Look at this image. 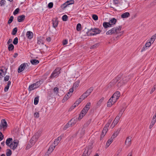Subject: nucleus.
I'll return each instance as SVG.
<instances>
[{"instance_id": "nucleus-37", "label": "nucleus", "mask_w": 156, "mask_h": 156, "mask_svg": "<svg viewBox=\"0 0 156 156\" xmlns=\"http://www.w3.org/2000/svg\"><path fill=\"white\" fill-rule=\"evenodd\" d=\"M12 154V152L11 150L8 149L6 150V154L7 156H10Z\"/></svg>"}, {"instance_id": "nucleus-55", "label": "nucleus", "mask_w": 156, "mask_h": 156, "mask_svg": "<svg viewBox=\"0 0 156 156\" xmlns=\"http://www.w3.org/2000/svg\"><path fill=\"white\" fill-rule=\"evenodd\" d=\"M70 126V125L69 124V123L68 122L67 123V124L63 128L64 130H66Z\"/></svg>"}, {"instance_id": "nucleus-15", "label": "nucleus", "mask_w": 156, "mask_h": 156, "mask_svg": "<svg viewBox=\"0 0 156 156\" xmlns=\"http://www.w3.org/2000/svg\"><path fill=\"white\" fill-rule=\"evenodd\" d=\"M87 112H85V111L83 109L81 112L78 117V119L80 120L81 119Z\"/></svg>"}, {"instance_id": "nucleus-62", "label": "nucleus", "mask_w": 156, "mask_h": 156, "mask_svg": "<svg viewBox=\"0 0 156 156\" xmlns=\"http://www.w3.org/2000/svg\"><path fill=\"white\" fill-rule=\"evenodd\" d=\"M9 76H8V75H6L5 77H4V80L6 81H8L9 79Z\"/></svg>"}, {"instance_id": "nucleus-44", "label": "nucleus", "mask_w": 156, "mask_h": 156, "mask_svg": "<svg viewBox=\"0 0 156 156\" xmlns=\"http://www.w3.org/2000/svg\"><path fill=\"white\" fill-rule=\"evenodd\" d=\"M109 100H111L110 102L114 104L116 101V99L114 98H112V97L110 98Z\"/></svg>"}, {"instance_id": "nucleus-45", "label": "nucleus", "mask_w": 156, "mask_h": 156, "mask_svg": "<svg viewBox=\"0 0 156 156\" xmlns=\"http://www.w3.org/2000/svg\"><path fill=\"white\" fill-rule=\"evenodd\" d=\"M38 97H36L34 99V104L35 105H37L38 103Z\"/></svg>"}, {"instance_id": "nucleus-36", "label": "nucleus", "mask_w": 156, "mask_h": 156, "mask_svg": "<svg viewBox=\"0 0 156 156\" xmlns=\"http://www.w3.org/2000/svg\"><path fill=\"white\" fill-rule=\"evenodd\" d=\"M89 95L85 92L80 97V98L82 100H84L85 98H87Z\"/></svg>"}, {"instance_id": "nucleus-12", "label": "nucleus", "mask_w": 156, "mask_h": 156, "mask_svg": "<svg viewBox=\"0 0 156 156\" xmlns=\"http://www.w3.org/2000/svg\"><path fill=\"white\" fill-rule=\"evenodd\" d=\"M55 146V145H51L48 148V151L47 152L46 154H47L48 155L49 154H50L53 151Z\"/></svg>"}, {"instance_id": "nucleus-41", "label": "nucleus", "mask_w": 156, "mask_h": 156, "mask_svg": "<svg viewBox=\"0 0 156 156\" xmlns=\"http://www.w3.org/2000/svg\"><path fill=\"white\" fill-rule=\"evenodd\" d=\"M66 3H67V5H70L71 4H72L74 3V0H71L70 1H68L66 2Z\"/></svg>"}, {"instance_id": "nucleus-35", "label": "nucleus", "mask_w": 156, "mask_h": 156, "mask_svg": "<svg viewBox=\"0 0 156 156\" xmlns=\"http://www.w3.org/2000/svg\"><path fill=\"white\" fill-rule=\"evenodd\" d=\"M156 121V120H155V119H153L151 121V124L150 125V126L149 127V129H151L152 128L153 126L155 124V123Z\"/></svg>"}, {"instance_id": "nucleus-14", "label": "nucleus", "mask_w": 156, "mask_h": 156, "mask_svg": "<svg viewBox=\"0 0 156 156\" xmlns=\"http://www.w3.org/2000/svg\"><path fill=\"white\" fill-rule=\"evenodd\" d=\"M111 120H109L108 122L106 124L105 126L104 127L103 131L105 133H106L107 131H108V128L111 123Z\"/></svg>"}, {"instance_id": "nucleus-64", "label": "nucleus", "mask_w": 156, "mask_h": 156, "mask_svg": "<svg viewBox=\"0 0 156 156\" xmlns=\"http://www.w3.org/2000/svg\"><path fill=\"white\" fill-rule=\"evenodd\" d=\"M67 6V3H66V2L62 5L61 6V7L63 9H64Z\"/></svg>"}, {"instance_id": "nucleus-32", "label": "nucleus", "mask_w": 156, "mask_h": 156, "mask_svg": "<svg viewBox=\"0 0 156 156\" xmlns=\"http://www.w3.org/2000/svg\"><path fill=\"white\" fill-rule=\"evenodd\" d=\"M70 96L71 95L70 94V93L68 92V93L64 97L62 101L63 100L64 101L67 100Z\"/></svg>"}, {"instance_id": "nucleus-50", "label": "nucleus", "mask_w": 156, "mask_h": 156, "mask_svg": "<svg viewBox=\"0 0 156 156\" xmlns=\"http://www.w3.org/2000/svg\"><path fill=\"white\" fill-rule=\"evenodd\" d=\"M37 44H44V42L43 40L41 39H39L37 41Z\"/></svg>"}, {"instance_id": "nucleus-31", "label": "nucleus", "mask_w": 156, "mask_h": 156, "mask_svg": "<svg viewBox=\"0 0 156 156\" xmlns=\"http://www.w3.org/2000/svg\"><path fill=\"white\" fill-rule=\"evenodd\" d=\"M93 87H91L88 89L85 92L88 95H89L93 91Z\"/></svg>"}, {"instance_id": "nucleus-1", "label": "nucleus", "mask_w": 156, "mask_h": 156, "mask_svg": "<svg viewBox=\"0 0 156 156\" xmlns=\"http://www.w3.org/2000/svg\"><path fill=\"white\" fill-rule=\"evenodd\" d=\"M129 76H123L121 77V75H118L110 83L109 85L111 87H112L118 82L117 86L118 87H120L126 83L129 80Z\"/></svg>"}, {"instance_id": "nucleus-16", "label": "nucleus", "mask_w": 156, "mask_h": 156, "mask_svg": "<svg viewBox=\"0 0 156 156\" xmlns=\"http://www.w3.org/2000/svg\"><path fill=\"white\" fill-rule=\"evenodd\" d=\"M25 16L24 15H22L19 16L17 17V20L19 22H21L24 20Z\"/></svg>"}, {"instance_id": "nucleus-24", "label": "nucleus", "mask_w": 156, "mask_h": 156, "mask_svg": "<svg viewBox=\"0 0 156 156\" xmlns=\"http://www.w3.org/2000/svg\"><path fill=\"white\" fill-rule=\"evenodd\" d=\"M130 16V14L128 12H126L121 15V17L122 18H128Z\"/></svg>"}, {"instance_id": "nucleus-25", "label": "nucleus", "mask_w": 156, "mask_h": 156, "mask_svg": "<svg viewBox=\"0 0 156 156\" xmlns=\"http://www.w3.org/2000/svg\"><path fill=\"white\" fill-rule=\"evenodd\" d=\"M33 33L30 31H28L26 35L28 38L31 39L33 37Z\"/></svg>"}, {"instance_id": "nucleus-3", "label": "nucleus", "mask_w": 156, "mask_h": 156, "mask_svg": "<svg viewBox=\"0 0 156 156\" xmlns=\"http://www.w3.org/2000/svg\"><path fill=\"white\" fill-rule=\"evenodd\" d=\"M29 64L27 63H24L21 64L19 67L18 69V72L20 73L23 71L24 70L25 72L29 71Z\"/></svg>"}, {"instance_id": "nucleus-8", "label": "nucleus", "mask_w": 156, "mask_h": 156, "mask_svg": "<svg viewBox=\"0 0 156 156\" xmlns=\"http://www.w3.org/2000/svg\"><path fill=\"white\" fill-rule=\"evenodd\" d=\"M91 152V150L90 148H86L85 149L82 156H86V154H87V156H89Z\"/></svg>"}, {"instance_id": "nucleus-17", "label": "nucleus", "mask_w": 156, "mask_h": 156, "mask_svg": "<svg viewBox=\"0 0 156 156\" xmlns=\"http://www.w3.org/2000/svg\"><path fill=\"white\" fill-rule=\"evenodd\" d=\"M116 21L117 20L115 19V18H112L109 21V22L108 23H109L111 25V27H112L113 25L115 24Z\"/></svg>"}, {"instance_id": "nucleus-60", "label": "nucleus", "mask_w": 156, "mask_h": 156, "mask_svg": "<svg viewBox=\"0 0 156 156\" xmlns=\"http://www.w3.org/2000/svg\"><path fill=\"white\" fill-rule=\"evenodd\" d=\"M34 116L36 118H38L39 117V113L35 112L34 114Z\"/></svg>"}, {"instance_id": "nucleus-13", "label": "nucleus", "mask_w": 156, "mask_h": 156, "mask_svg": "<svg viewBox=\"0 0 156 156\" xmlns=\"http://www.w3.org/2000/svg\"><path fill=\"white\" fill-rule=\"evenodd\" d=\"M119 120V119L116 117L112 123L111 127L113 128L117 124Z\"/></svg>"}, {"instance_id": "nucleus-48", "label": "nucleus", "mask_w": 156, "mask_h": 156, "mask_svg": "<svg viewBox=\"0 0 156 156\" xmlns=\"http://www.w3.org/2000/svg\"><path fill=\"white\" fill-rule=\"evenodd\" d=\"M18 43V39L17 37H16L13 40V44L15 45H16Z\"/></svg>"}, {"instance_id": "nucleus-20", "label": "nucleus", "mask_w": 156, "mask_h": 156, "mask_svg": "<svg viewBox=\"0 0 156 156\" xmlns=\"http://www.w3.org/2000/svg\"><path fill=\"white\" fill-rule=\"evenodd\" d=\"M62 139V137L61 136H59L55 140L54 144L55 146L57 145L59 142Z\"/></svg>"}, {"instance_id": "nucleus-40", "label": "nucleus", "mask_w": 156, "mask_h": 156, "mask_svg": "<svg viewBox=\"0 0 156 156\" xmlns=\"http://www.w3.org/2000/svg\"><path fill=\"white\" fill-rule=\"evenodd\" d=\"M83 100L80 98L77 101H76L74 103L75 105H78Z\"/></svg>"}, {"instance_id": "nucleus-49", "label": "nucleus", "mask_w": 156, "mask_h": 156, "mask_svg": "<svg viewBox=\"0 0 156 156\" xmlns=\"http://www.w3.org/2000/svg\"><path fill=\"white\" fill-rule=\"evenodd\" d=\"M13 16H11L10 18L9 19L8 21V24H10L12 22V21L13 20Z\"/></svg>"}, {"instance_id": "nucleus-11", "label": "nucleus", "mask_w": 156, "mask_h": 156, "mask_svg": "<svg viewBox=\"0 0 156 156\" xmlns=\"http://www.w3.org/2000/svg\"><path fill=\"white\" fill-rule=\"evenodd\" d=\"M120 96V92L119 91H117L112 96V98H114L117 100Z\"/></svg>"}, {"instance_id": "nucleus-6", "label": "nucleus", "mask_w": 156, "mask_h": 156, "mask_svg": "<svg viewBox=\"0 0 156 156\" xmlns=\"http://www.w3.org/2000/svg\"><path fill=\"white\" fill-rule=\"evenodd\" d=\"M19 143V141L17 140H14L12 142L10 145H9V147L10 148L14 150L17 147Z\"/></svg>"}, {"instance_id": "nucleus-38", "label": "nucleus", "mask_w": 156, "mask_h": 156, "mask_svg": "<svg viewBox=\"0 0 156 156\" xmlns=\"http://www.w3.org/2000/svg\"><path fill=\"white\" fill-rule=\"evenodd\" d=\"M14 48V46L12 44H9L8 47V49L9 51H12Z\"/></svg>"}, {"instance_id": "nucleus-9", "label": "nucleus", "mask_w": 156, "mask_h": 156, "mask_svg": "<svg viewBox=\"0 0 156 156\" xmlns=\"http://www.w3.org/2000/svg\"><path fill=\"white\" fill-rule=\"evenodd\" d=\"M93 32H94V33H91V35H94L96 34H99L101 32V30H99L98 28H94V29H91L90 30Z\"/></svg>"}, {"instance_id": "nucleus-22", "label": "nucleus", "mask_w": 156, "mask_h": 156, "mask_svg": "<svg viewBox=\"0 0 156 156\" xmlns=\"http://www.w3.org/2000/svg\"><path fill=\"white\" fill-rule=\"evenodd\" d=\"M12 142V138H9L6 140L5 144L7 146L9 147V145Z\"/></svg>"}, {"instance_id": "nucleus-2", "label": "nucleus", "mask_w": 156, "mask_h": 156, "mask_svg": "<svg viewBox=\"0 0 156 156\" xmlns=\"http://www.w3.org/2000/svg\"><path fill=\"white\" fill-rule=\"evenodd\" d=\"M121 28V26L113 27L107 31L106 33V34L107 35L117 34L120 32Z\"/></svg>"}, {"instance_id": "nucleus-42", "label": "nucleus", "mask_w": 156, "mask_h": 156, "mask_svg": "<svg viewBox=\"0 0 156 156\" xmlns=\"http://www.w3.org/2000/svg\"><path fill=\"white\" fill-rule=\"evenodd\" d=\"M81 24L80 23H78L76 26V29L77 31H79L81 30Z\"/></svg>"}, {"instance_id": "nucleus-33", "label": "nucleus", "mask_w": 156, "mask_h": 156, "mask_svg": "<svg viewBox=\"0 0 156 156\" xmlns=\"http://www.w3.org/2000/svg\"><path fill=\"white\" fill-rule=\"evenodd\" d=\"M156 38V34H155L154 35L152 36L151 38L149 41L151 42L152 44H153L154 41L155 40Z\"/></svg>"}, {"instance_id": "nucleus-27", "label": "nucleus", "mask_w": 156, "mask_h": 156, "mask_svg": "<svg viewBox=\"0 0 156 156\" xmlns=\"http://www.w3.org/2000/svg\"><path fill=\"white\" fill-rule=\"evenodd\" d=\"M113 138L112 137H111L110 139H109L107 141L106 145V147H108L111 144L112 141H113Z\"/></svg>"}, {"instance_id": "nucleus-59", "label": "nucleus", "mask_w": 156, "mask_h": 156, "mask_svg": "<svg viewBox=\"0 0 156 156\" xmlns=\"http://www.w3.org/2000/svg\"><path fill=\"white\" fill-rule=\"evenodd\" d=\"M19 8H17L13 12V14L14 15H16L19 12Z\"/></svg>"}, {"instance_id": "nucleus-63", "label": "nucleus", "mask_w": 156, "mask_h": 156, "mask_svg": "<svg viewBox=\"0 0 156 156\" xmlns=\"http://www.w3.org/2000/svg\"><path fill=\"white\" fill-rule=\"evenodd\" d=\"M85 132V130L83 128L82 129L80 133V134L82 136L84 134Z\"/></svg>"}, {"instance_id": "nucleus-53", "label": "nucleus", "mask_w": 156, "mask_h": 156, "mask_svg": "<svg viewBox=\"0 0 156 156\" xmlns=\"http://www.w3.org/2000/svg\"><path fill=\"white\" fill-rule=\"evenodd\" d=\"M110 101L111 100H108L107 103V106L108 107H110L112 105H113V104H112L111 102H110Z\"/></svg>"}, {"instance_id": "nucleus-5", "label": "nucleus", "mask_w": 156, "mask_h": 156, "mask_svg": "<svg viewBox=\"0 0 156 156\" xmlns=\"http://www.w3.org/2000/svg\"><path fill=\"white\" fill-rule=\"evenodd\" d=\"M61 69L58 67H57L54 71L51 73L50 78L51 79L53 78L54 77H58L60 72V71Z\"/></svg>"}, {"instance_id": "nucleus-7", "label": "nucleus", "mask_w": 156, "mask_h": 156, "mask_svg": "<svg viewBox=\"0 0 156 156\" xmlns=\"http://www.w3.org/2000/svg\"><path fill=\"white\" fill-rule=\"evenodd\" d=\"M7 126V124L6 122L5 119H2L1 121V122L0 124V130L3 129L4 130Z\"/></svg>"}, {"instance_id": "nucleus-54", "label": "nucleus", "mask_w": 156, "mask_h": 156, "mask_svg": "<svg viewBox=\"0 0 156 156\" xmlns=\"http://www.w3.org/2000/svg\"><path fill=\"white\" fill-rule=\"evenodd\" d=\"M79 81H77L75 83H74L73 84V88L74 87H77L79 86Z\"/></svg>"}, {"instance_id": "nucleus-23", "label": "nucleus", "mask_w": 156, "mask_h": 156, "mask_svg": "<svg viewBox=\"0 0 156 156\" xmlns=\"http://www.w3.org/2000/svg\"><path fill=\"white\" fill-rule=\"evenodd\" d=\"M91 103L90 102H88L84 107L83 109L85 111V112H87L90 109Z\"/></svg>"}, {"instance_id": "nucleus-47", "label": "nucleus", "mask_w": 156, "mask_h": 156, "mask_svg": "<svg viewBox=\"0 0 156 156\" xmlns=\"http://www.w3.org/2000/svg\"><path fill=\"white\" fill-rule=\"evenodd\" d=\"M68 16L66 15H64L62 17V20L64 21H66L67 20Z\"/></svg>"}, {"instance_id": "nucleus-19", "label": "nucleus", "mask_w": 156, "mask_h": 156, "mask_svg": "<svg viewBox=\"0 0 156 156\" xmlns=\"http://www.w3.org/2000/svg\"><path fill=\"white\" fill-rule=\"evenodd\" d=\"M52 24L54 28L56 27L58 25V20L57 19H54L52 20Z\"/></svg>"}, {"instance_id": "nucleus-56", "label": "nucleus", "mask_w": 156, "mask_h": 156, "mask_svg": "<svg viewBox=\"0 0 156 156\" xmlns=\"http://www.w3.org/2000/svg\"><path fill=\"white\" fill-rule=\"evenodd\" d=\"M33 141H32V140H30V143L31 144V145H30V144H28L27 147H26V149H28L30 148V147H31L32 146L34 145V144H33Z\"/></svg>"}, {"instance_id": "nucleus-57", "label": "nucleus", "mask_w": 156, "mask_h": 156, "mask_svg": "<svg viewBox=\"0 0 156 156\" xmlns=\"http://www.w3.org/2000/svg\"><path fill=\"white\" fill-rule=\"evenodd\" d=\"M151 44L152 43L150 41L147 42L145 44L146 48H148L150 47Z\"/></svg>"}, {"instance_id": "nucleus-28", "label": "nucleus", "mask_w": 156, "mask_h": 156, "mask_svg": "<svg viewBox=\"0 0 156 156\" xmlns=\"http://www.w3.org/2000/svg\"><path fill=\"white\" fill-rule=\"evenodd\" d=\"M125 110V109L123 108H122L120 111L119 113L118 114V115L116 116V117H118L119 119H120V117L122 116L123 113L124 112Z\"/></svg>"}, {"instance_id": "nucleus-18", "label": "nucleus", "mask_w": 156, "mask_h": 156, "mask_svg": "<svg viewBox=\"0 0 156 156\" xmlns=\"http://www.w3.org/2000/svg\"><path fill=\"white\" fill-rule=\"evenodd\" d=\"M121 130L120 129H118L115 132V133L113 134L111 137L113 138L114 139L115 137H116L117 135L119 134V132Z\"/></svg>"}, {"instance_id": "nucleus-34", "label": "nucleus", "mask_w": 156, "mask_h": 156, "mask_svg": "<svg viewBox=\"0 0 156 156\" xmlns=\"http://www.w3.org/2000/svg\"><path fill=\"white\" fill-rule=\"evenodd\" d=\"M74 119H72L70 121L68 122V123H69L70 126H73L75 124L76 122H74Z\"/></svg>"}, {"instance_id": "nucleus-46", "label": "nucleus", "mask_w": 156, "mask_h": 156, "mask_svg": "<svg viewBox=\"0 0 156 156\" xmlns=\"http://www.w3.org/2000/svg\"><path fill=\"white\" fill-rule=\"evenodd\" d=\"M99 43L95 44H94V45L91 46L90 47V49L94 48H95L98 47L99 46Z\"/></svg>"}, {"instance_id": "nucleus-58", "label": "nucleus", "mask_w": 156, "mask_h": 156, "mask_svg": "<svg viewBox=\"0 0 156 156\" xmlns=\"http://www.w3.org/2000/svg\"><path fill=\"white\" fill-rule=\"evenodd\" d=\"M106 134V133H105L102 130L101 134V137L100 138L101 140V139L102 138L105 136Z\"/></svg>"}, {"instance_id": "nucleus-61", "label": "nucleus", "mask_w": 156, "mask_h": 156, "mask_svg": "<svg viewBox=\"0 0 156 156\" xmlns=\"http://www.w3.org/2000/svg\"><path fill=\"white\" fill-rule=\"evenodd\" d=\"M53 3L52 2H50L49 3L48 5V7L50 9L51 8L53 7Z\"/></svg>"}, {"instance_id": "nucleus-43", "label": "nucleus", "mask_w": 156, "mask_h": 156, "mask_svg": "<svg viewBox=\"0 0 156 156\" xmlns=\"http://www.w3.org/2000/svg\"><path fill=\"white\" fill-rule=\"evenodd\" d=\"M17 31V29L16 27H15L12 30V34L15 35L16 34Z\"/></svg>"}, {"instance_id": "nucleus-4", "label": "nucleus", "mask_w": 156, "mask_h": 156, "mask_svg": "<svg viewBox=\"0 0 156 156\" xmlns=\"http://www.w3.org/2000/svg\"><path fill=\"white\" fill-rule=\"evenodd\" d=\"M41 130L38 131L32 137L31 139L30 140L33 141V144H34V143L37 141L38 138L41 136Z\"/></svg>"}, {"instance_id": "nucleus-29", "label": "nucleus", "mask_w": 156, "mask_h": 156, "mask_svg": "<svg viewBox=\"0 0 156 156\" xmlns=\"http://www.w3.org/2000/svg\"><path fill=\"white\" fill-rule=\"evenodd\" d=\"M35 87V85H34V84H32L31 85L29 86L28 88V90L29 91H30L34 90L35 89L37 88V87Z\"/></svg>"}, {"instance_id": "nucleus-39", "label": "nucleus", "mask_w": 156, "mask_h": 156, "mask_svg": "<svg viewBox=\"0 0 156 156\" xmlns=\"http://www.w3.org/2000/svg\"><path fill=\"white\" fill-rule=\"evenodd\" d=\"M33 84H34L35 87H37V88L39 87L41 84L39 81H37L35 83Z\"/></svg>"}, {"instance_id": "nucleus-30", "label": "nucleus", "mask_w": 156, "mask_h": 156, "mask_svg": "<svg viewBox=\"0 0 156 156\" xmlns=\"http://www.w3.org/2000/svg\"><path fill=\"white\" fill-rule=\"evenodd\" d=\"M30 62L33 65H36L39 63V61L37 60L33 59L30 60Z\"/></svg>"}, {"instance_id": "nucleus-51", "label": "nucleus", "mask_w": 156, "mask_h": 156, "mask_svg": "<svg viewBox=\"0 0 156 156\" xmlns=\"http://www.w3.org/2000/svg\"><path fill=\"white\" fill-rule=\"evenodd\" d=\"M92 17L93 19L94 20H97L98 19V16L96 15H92Z\"/></svg>"}, {"instance_id": "nucleus-10", "label": "nucleus", "mask_w": 156, "mask_h": 156, "mask_svg": "<svg viewBox=\"0 0 156 156\" xmlns=\"http://www.w3.org/2000/svg\"><path fill=\"white\" fill-rule=\"evenodd\" d=\"M132 137L128 136L127 137L125 142V144L128 147L131 144Z\"/></svg>"}, {"instance_id": "nucleus-52", "label": "nucleus", "mask_w": 156, "mask_h": 156, "mask_svg": "<svg viewBox=\"0 0 156 156\" xmlns=\"http://www.w3.org/2000/svg\"><path fill=\"white\" fill-rule=\"evenodd\" d=\"M6 2L5 0H1L0 1V6H1L4 5H5Z\"/></svg>"}, {"instance_id": "nucleus-21", "label": "nucleus", "mask_w": 156, "mask_h": 156, "mask_svg": "<svg viewBox=\"0 0 156 156\" xmlns=\"http://www.w3.org/2000/svg\"><path fill=\"white\" fill-rule=\"evenodd\" d=\"M103 26L105 28L111 27V25L108 22H104L103 24Z\"/></svg>"}, {"instance_id": "nucleus-26", "label": "nucleus", "mask_w": 156, "mask_h": 156, "mask_svg": "<svg viewBox=\"0 0 156 156\" xmlns=\"http://www.w3.org/2000/svg\"><path fill=\"white\" fill-rule=\"evenodd\" d=\"M7 69H6L5 71H4L2 69H0V78L3 77V76H5L6 73V70Z\"/></svg>"}]
</instances>
